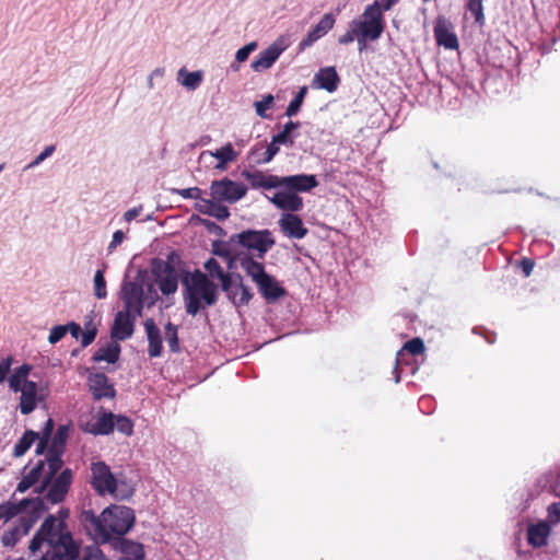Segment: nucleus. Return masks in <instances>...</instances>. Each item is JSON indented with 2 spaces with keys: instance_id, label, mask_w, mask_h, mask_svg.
<instances>
[{
  "instance_id": "10",
  "label": "nucleus",
  "mask_w": 560,
  "mask_h": 560,
  "mask_svg": "<svg viewBox=\"0 0 560 560\" xmlns=\"http://www.w3.org/2000/svg\"><path fill=\"white\" fill-rule=\"evenodd\" d=\"M44 509V501L40 498L23 499L19 503L7 501L0 504V520L10 521L20 513L30 510L31 512H39Z\"/></svg>"
},
{
  "instance_id": "49",
  "label": "nucleus",
  "mask_w": 560,
  "mask_h": 560,
  "mask_svg": "<svg viewBox=\"0 0 560 560\" xmlns=\"http://www.w3.org/2000/svg\"><path fill=\"white\" fill-rule=\"evenodd\" d=\"M401 351H407L412 355L421 354L424 351V342L420 338H413L404 345Z\"/></svg>"
},
{
  "instance_id": "52",
  "label": "nucleus",
  "mask_w": 560,
  "mask_h": 560,
  "mask_svg": "<svg viewBox=\"0 0 560 560\" xmlns=\"http://www.w3.org/2000/svg\"><path fill=\"white\" fill-rule=\"evenodd\" d=\"M67 334V328L65 325H56L50 329V334L48 336V342L51 345L60 341Z\"/></svg>"
},
{
  "instance_id": "4",
  "label": "nucleus",
  "mask_w": 560,
  "mask_h": 560,
  "mask_svg": "<svg viewBox=\"0 0 560 560\" xmlns=\"http://www.w3.org/2000/svg\"><path fill=\"white\" fill-rule=\"evenodd\" d=\"M383 7L376 0L369 4L360 19L352 20V26L357 27L362 37H370V42L377 40L385 28Z\"/></svg>"
},
{
  "instance_id": "61",
  "label": "nucleus",
  "mask_w": 560,
  "mask_h": 560,
  "mask_svg": "<svg viewBox=\"0 0 560 560\" xmlns=\"http://www.w3.org/2000/svg\"><path fill=\"white\" fill-rule=\"evenodd\" d=\"M281 142H276V138L272 136L271 142L267 145V160H272L275 155L279 152V145Z\"/></svg>"
},
{
  "instance_id": "29",
  "label": "nucleus",
  "mask_w": 560,
  "mask_h": 560,
  "mask_svg": "<svg viewBox=\"0 0 560 560\" xmlns=\"http://www.w3.org/2000/svg\"><path fill=\"white\" fill-rule=\"evenodd\" d=\"M115 418L116 416L113 412H104L102 417L91 424L90 432L93 434L112 433L115 429Z\"/></svg>"
},
{
  "instance_id": "12",
  "label": "nucleus",
  "mask_w": 560,
  "mask_h": 560,
  "mask_svg": "<svg viewBox=\"0 0 560 560\" xmlns=\"http://www.w3.org/2000/svg\"><path fill=\"white\" fill-rule=\"evenodd\" d=\"M136 315H130V310L124 308L115 315L110 329V336L116 340L129 339L135 331Z\"/></svg>"
},
{
  "instance_id": "27",
  "label": "nucleus",
  "mask_w": 560,
  "mask_h": 560,
  "mask_svg": "<svg viewBox=\"0 0 560 560\" xmlns=\"http://www.w3.org/2000/svg\"><path fill=\"white\" fill-rule=\"evenodd\" d=\"M68 425H59L54 435H51L50 444H48V448L46 450V455H62L63 447L68 440Z\"/></svg>"
},
{
  "instance_id": "46",
  "label": "nucleus",
  "mask_w": 560,
  "mask_h": 560,
  "mask_svg": "<svg viewBox=\"0 0 560 560\" xmlns=\"http://www.w3.org/2000/svg\"><path fill=\"white\" fill-rule=\"evenodd\" d=\"M47 508L44 505V509H42L39 512H32L33 516L28 517H21L19 525L15 527H20V533L22 536H25L28 534L30 529L32 528L33 524L35 523L36 518L39 516V514L46 510Z\"/></svg>"
},
{
  "instance_id": "7",
  "label": "nucleus",
  "mask_w": 560,
  "mask_h": 560,
  "mask_svg": "<svg viewBox=\"0 0 560 560\" xmlns=\"http://www.w3.org/2000/svg\"><path fill=\"white\" fill-rule=\"evenodd\" d=\"M152 272L155 276L159 288L164 295H170L177 291V271L170 261L153 259Z\"/></svg>"
},
{
  "instance_id": "6",
  "label": "nucleus",
  "mask_w": 560,
  "mask_h": 560,
  "mask_svg": "<svg viewBox=\"0 0 560 560\" xmlns=\"http://www.w3.org/2000/svg\"><path fill=\"white\" fill-rule=\"evenodd\" d=\"M247 192V187L226 177L213 180L210 186V195L218 202L235 203Z\"/></svg>"
},
{
  "instance_id": "20",
  "label": "nucleus",
  "mask_w": 560,
  "mask_h": 560,
  "mask_svg": "<svg viewBox=\"0 0 560 560\" xmlns=\"http://www.w3.org/2000/svg\"><path fill=\"white\" fill-rule=\"evenodd\" d=\"M221 290L225 293L228 300L235 306L240 307L247 305L253 299V292L250 288H237L230 282V278H226L220 283Z\"/></svg>"
},
{
  "instance_id": "45",
  "label": "nucleus",
  "mask_w": 560,
  "mask_h": 560,
  "mask_svg": "<svg viewBox=\"0 0 560 560\" xmlns=\"http://www.w3.org/2000/svg\"><path fill=\"white\" fill-rule=\"evenodd\" d=\"M191 221H198L211 234H214L218 236H223L225 234L224 230L220 225H218L215 222L210 221L208 219H202L198 215H192Z\"/></svg>"
},
{
  "instance_id": "19",
  "label": "nucleus",
  "mask_w": 560,
  "mask_h": 560,
  "mask_svg": "<svg viewBox=\"0 0 560 560\" xmlns=\"http://www.w3.org/2000/svg\"><path fill=\"white\" fill-rule=\"evenodd\" d=\"M450 26L451 24L445 18L439 16L434 25V36L440 46L446 49H457L458 39L456 34L450 30Z\"/></svg>"
},
{
  "instance_id": "44",
  "label": "nucleus",
  "mask_w": 560,
  "mask_h": 560,
  "mask_svg": "<svg viewBox=\"0 0 560 560\" xmlns=\"http://www.w3.org/2000/svg\"><path fill=\"white\" fill-rule=\"evenodd\" d=\"M273 101H275V98L271 94H267L262 97V100L256 101L254 103L256 114L260 118H268L266 110L269 109L273 105Z\"/></svg>"
},
{
  "instance_id": "23",
  "label": "nucleus",
  "mask_w": 560,
  "mask_h": 560,
  "mask_svg": "<svg viewBox=\"0 0 560 560\" xmlns=\"http://www.w3.org/2000/svg\"><path fill=\"white\" fill-rule=\"evenodd\" d=\"M244 178L250 184L252 188L276 189L279 187V176L265 174L261 171H244Z\"/></svg>"
},
{
  "instance_id": "32",
  "label": "nucleus",
  "mask_w": 560,
  "mask_h": 560,
  "mask_svg": "<svg viewBox=\"0 0 560 560\" xmlns=\"http://www.w3.org/2000/svg\"><path fill=\"white\" fill-rule=\"evenodd\" d=\"M54 420L49 418L46 421L42 432L38 433L39 438L36 444L35 455H44L46 453V450L48 448V444L54 432Z\"/></svg>"
},
{
  "instance_id": "39",
  "label": "nucleus",
  "mask_w": 560,
  "mask_h": 560,
  "mask_svg": "<svg viewBox=\"0 0 560 560\" xmlns=\"http://www.w3.org/2000/svg\"><path fill=\"white\" fill-rule=\"evenodd\" d=\"M203 268L211 278H217L220 281V283L226 278H230L228 275H225V271L223 270L219 261L212 257L209 258L203 264Z\"/></svg>"
},
{
  "instance_id": "40",
  "label": "nucleus",
  "mask_w": 560,
  "mask_h": 560,
  "mask_svg": "<svg viewBox=\"0 0 560 560\" xmlns=\"http://www.w3.org/2000/svg\"><path fill=\"white\" fill-rule=\"evenodd\" d=\"M466 8L474 15L475 22L482 26L485 24L483 0H468Z\"/></svg>"
},
{
  "instance_id": "24",
  "label": "nucleus",
  "mask_w": 560,
  "mask_h": 560,
  "mask_svg": "<svg viewBox=\"0 0 560 560\" xmlns=\"http://www.w3.org/2000/svg\"><path fill=\"white\" fill-rule=\"evenodd\" d=\"M20 411L22 415H30L36 408L37 384L33 381H25L21 386Z\"/></svg>"
},
{
  "instance_id": "14",
  "label": "nucleus",
  "mask_w": 560,
  "mask_h": 560,
  "mask_svg": "<svg viewBox=\"0 0 560 560\" xmlns=\"http://www.w3.org/2000/svg\"><path fill=\"white\" fill-rule=\"evenodd\" d=\"M278 189L279 190L275 192L273 196H266L273 206L289 213L299 212L303 209L304 202L299 195L292 194L283 188Z\"/></svg>"
},
{
  "instance_id": "47",
  "label": "nucleus",
  "mask_w": 560,
  "mask_h": 560,
  "mask_svg": "<svg viewBox=\"0 0 560 560\" xmlns=\"http://www.w3.org/2000/svg\"><path fill=\"white\" fill-rule=\"evenodd\" d=\"M115 429L125 435H130L133 431V424L129 418L125 416H116Z\"/></svg>"
},
{
  "instance_id": "5",
  "label": "nucleus",
  "mask_w": 560,
  "mask_h": 560,
  "mask_svg": "<svg viewBox=\"0 0 560 560\" xmlns=\"http://www.w3.org/2000/svg\"><path fill=\"white\" fill-rule=\"evenodd\" d=\"M230 243L237 244L252 252H257V257L264 259L276 241L269 230H245L231 235Z\"/></svg>"
},
{
  "instance_id": "53",
  "label": "nucleus",
  "mask_w": 560,
  "mask_h": 560,
  "mask_svg": "<svg viewBox=\"0 0 560 560\" xmlns=\"http://www.w3.org/2000/svg\"><path fill=\"white\" fill-rule=\"evenodd\" d=\"M81 346L83 348L90 346L97 336V327L92 326L91 328H88V330L81 331Z\"/></svg>"
},
{
  "instance_id": "26",
  "label": "nucleus",
  "mask_w": 560,
  "mask_h": 560,
  "mask_svg": "<svg viewBox=\"0 0 560 560\" xmlns=\"http://www.w3.org/2000/svg\"><path fill=\"white\" fill-rule=\"evenodd\" d=\"M120 350V346L116 341L108 342L93 354L92 361L95 363L106 361L109 364H114L119 359Z\"/></svg>"
},
{
  "instance_id": "57",
  "label": "nucleus",
  "mask_w": 560,
  "mask_h": 560,
  "mask_svg": "<svg viewBox=\"0 0 560 560\" xmlns=\"http://www.w3.org/2000/svg\"><path fill=\"white\" fill-rule=\"evenodd\" d=\"M198 200L199 201L195 203V209L198 212L208 215V213L210 211V207H211L212 201H213V198L212 199H205V198L200 197Z\"/></svg>"
},
{
  "instance_id": "18",
  "label": "nucleus",
  "mask_w": 560,
  "mask_h": 560,
  "mask_svg": "<svg viewBox=\"0 0 560 560\" xmlns=\"http://www.w3.org/2000/svg\"><path fill=\"white\" fill-rule=\"evenodd\" d=\"M284 47L275 42L262 50L250 63V68L255 72H261L272 67V65L280 57Z\"/></svg>"
},
{
  "instance_id": "13",
  "label": "nucleus",
  "mask_w": 560,
  "mask_h": 560,
  "mask_svg": "<svg viewBox=\"0 0 560 560\" xmlns=\"http://www.w3.org/2000/svg\"><path fill=\"white\" fill-rule=\"evenodd\" d=\"M88 386L95 400L103 398H114L116 389L109 382V378L102 372L90 373L88 376Z\"/></svg>"
},
{
  "instance_id": "64",
  "label": "nucleus",
  "mask_w": 560,
  "mask_h": 560,
  "mask_svg": "<svg viewBox=\"0 0 560 560\" xmlns=\"http://www.w3.org/2000/svg\"><path fill=\"white\" fill-rule=\"evenodd\" d=\"M548 513L553 521H560V501L550 504L548 506Z\"/></svg>"
},
{
  "instance_id": "17",
  "label": "nucleus",
  "mask_w": 560,
  "mask_h": 560,
  "mask_svg": "<svg viewBox=\"0 0 560 560\" xmlns=\"http://www.w3.org/2000/svg\"><path fill=\"white\" fill-rule=\"evenodd\" d=\"M71 479V471L69 469L63 470L51 483L50 488L48 489L45 495V500H47L51 504H57L63 501L66 494L69 491Z\"/></svg>"
},
{
  "instance_id": "55",
  "label": "nucleus",
  "mask_w": 560,
  "mask_h": 560,
  "mask_svg": "<svg viewBox=\"0 0 560 560\" xmlns=\"http://www.w3.org/2000/svg\"><path fill=\"white\" fill-rule=\"evenodd\" d=\"M358 34H359V32L357 31V27L352 26V21H351L349 24V30L338 38V43L341 45H348V44L352 43L354 40V38H357Z\"/></svg>"
},
{
  "instance_id": "35",
  "label": "nucleus",
  "mask_w": 560,
  "mask_h": 560,
  "mask_svg": "<svg viewBox=\"0 0 560 560\" xmlns=\"http://www.w3.org/2000/svg\"><path fill=\"white\" fill-rule=\"evenodd\" d=\"M121 552L124 553L122 558H129L131 560H143L144 559V550L143 546L138 542H133L130 540H122Z\"/></svg>"
},
{
  "instance_id": "3",
  "label": "nucleus",
  "mask_w": 560,
  "mask_h": 560,
  "mask_svg": "<svg viewBox=\"0 0 560 560\" xmlns=\"http://www.w3.org/2000/svg\"><path fill=\"white\" fill-rule=\"evenodd\" d=\"M240 266L256 283L259 293L267 302H276L287 294L285 289L280 285L276 278L267 273L264 264L255 260L252 256L242 257Z\"/></svg>"
},
{
  "instance_id": "41",
  "label": "nucleus",
  "mask_w": 560,
  "mask_h": 560,
  "mask_svg": "<svg viewBox=\"0 0 560 560\" xmlns=\"http://www.w3.org/2000/svg\"><path fill=\"white\" fill-rule=\"evenodd\" d=\"M94 295L102 300L107 296V290H106V281L104 277V270L98 269L94 275Z\"/></svg>"
},
{
  "instance_id": "38",
  "label": "nucleus",
  "mask_w": 560,
  "mask_h": 560,
  "mask_svg": "<svg viewBox=\"0 0 560 560\" xmlns=\"http://www.w3.org/2000/svg\"><path fill=\"white\" fill-rule=\"evenodd\" d=\"M307 91L308 89L306 85L300 88L293 100L289 103L285 110V116L293 117L300 112L304 98L307 94Z\"/></svg>"
},
{
  "instance_id": "31",
  "label": "nucleus",
  "mask_w": 560,
  "mask_h": 560,
  "mask_svg": "<svg viewBox=\"0 0 560 560\" xmlns=\"http://www.w3.org/2000/svg\"><path fill=\"white\" fill-rule=\"evenodd\" d=\"M54 420L49 418L46 421L42 432L38 433L39 438L36 444L35 455H44L46 453V450L48 448V444L54 432Z\"/></svg>"
},
{
  "instance_id": "59",
  "label": "nucleus",
  "mask_w": 560,
  "mask_h": 560,
  "mask_svg": "<svg viewBox=\"0 0 560 560\" xmlns=\"http://www.w3.org/2000/svg\"><path fill=\"white\" fill-rule=\"evenodd\" d=\"M125 233L121 230L114 232L112 242L108 245V252L112 253L118 245L122 243Z\"/></svg>"
},
{
  "instance_id": "54",
  "label": "nucleus",
  "mask_w": 560,
  "mask_h": 560,
  "mask_svg": "<svg viewBox=\"0 0 560 560\" xmlns=\"http://www.w3.org/2000/svg\"><path fill=\"white\" fill-rule=\"evenodd\" d=\"M175 192L185 199H199L202 190L198 187L176 189Z\"/></svg>"
},
{
  "instance_id": "42",
  "label": "nucleus",
  "mask_w": 560,
  "mask_h": 560,
  "mask_svg": "<svg viewBox=\"0 0 560 560\" xmlns=\"http://www.w3.org/2000/svg\"><path fill=\"white\" fill-rule=\"evenodd\" d=\"M211 155L223 163L233 162L236 159V153L231 143L225 144L215 152H211Z\"/></svg>"
},
{
  "instance_id": "30",
  "label": "nucleus",
  "mask_w": 560,
  "mask_h": 560,
  "mask_svg": "<svg viewBox=\"0 0 560 560\" xmlns=\"http://www.w3.org/2000/svg\"><path fill=\"white\" fill-rule=\"evenodd\" d=\"M203 79L202 71L188 72L185 68L178 71V81L189 91H195L201 84Z\"/></svg>"
},
{
  "instance_id": "34",
  "label": "nucleus",
  "mask_w": 560,
  "mask_h": 560,
  "mask_svg": "<svg viewBox=\"0 0 560 560\" xmlns=\"http://www.w3.org/2000/svg\"><path fill=\"white\" fill-rule=\"evenodd\" d=\"M39 434L33 430H26L23 436L15 444L13 455H24L35 443L38 442Z\"/></svg>"
},
{
  "instance_id": "51",
  "label": "nucleus",
  "mask_w": 560,
  "mask_h": 560,
  "mask_svg": "<svg viewBox=\"0 0 560 560\" xmlns=\"http://www.w3.org/2000/svg\"><path fill=\"white\" fill-rule=\"evenodd\" d=\"M55 151V145H48L44 149L42 153H39L30 164L25 166L24 170H31L39 165L43 161L49 158Z\"/></svg>"
},
{
  "instance_id": "1",
  "label": "nucleus",
  "mask_w": 560,
  "mask_h": 560,
  "mask_svg": "<svg viewBox=\"0 0 560 560\" xmlns=\"http://www.w3.org/2000/svg\"><path fill=\"white\" fill-rule=\"evenodd\" d=\"M80 521L95 541L107 542L113 536L121 537L135 523L133 510L124 505H110L101 515L83 511Z\"/></svg>"
},
{
  "instance_id": "22",
  "label": "nucleus",
  "mask_w": 560,
  "mask_h": 560,
  "mask_svg": "<svg viewBox=\"0 0 560 560\" xmlns=\"http://www.w3.org/2000/svg\"><path fill=\"white\" fill-rule=\"evenodd\" d=\"M340 78L334 67H325L319 69L312 81V86L326 90L329 93L338 89Z\"/></svg>"
},
{
  "instance_id": "11",
  "label": "nucleus",
  "mask_w": 560,
  "mask_h": 560,
  "mask_svg": "<svg viewBox=\"0 0 560 560\" xmlns=\"http://www.w3.org/2000/svg\"><path fill=\"white\" fill-rule=\"evenodd\" d=\"M318 186V180L313 174H296L279 176V187L292 194L308 192Z\"/></svg>"
},
{
  "instance_id": "58",
  "label": "nucleus",
  "mask_w": 560,
  "mask_h": 560,
  "mask_svg": "<svg viewBox=\"0 0 560 560\" xmlns=\"http://www.w3.org/2000/svg\"><path fill=\"white\" fill-rule=\"evenodd\" d=\"M147 293H148V296H145V299H147L145 303H147V307L150 308L154 305V303L159 299V295H158V292L154 289V285L152 283L147 284Z\"/></svg>"
},
{
  "instance_id": "62",
  "label": "nucleus",
  "mask_w": 560,
  "mask_h": 560,
  "mask_svg": "<svg viewBox=\"0 0 560 560\" xmlns=\"http://www.w3.org/2000/svg\"><path fill=\"white\" fill-rule=\"evenodd\" d=\"M65 326L67 328V332H70L73 338L78 339L80 337L82 328L78 323L70 322Z\"/></svg>"
},
{
  "instance_id": "50",
  "label": "nucleus",
  "mask_w": 560,
  "mask_h": 560,
  "mask_svg": "<svg viewBox=\"0 0 560 560\" xmlns=\"http://www.w3.org/2000/svg\"><path fill=\"white\" fill-rule=\"evenodd\" d=\"M257 48V43L256 42H250L248 44H246L245 46H243L242 48H240L236 54H235V61L236 62H244L248 59L249 55L255 51Z\"/></svg>"
},
{
  "instance_id": "36",
  "label": "nucleus",
  "mask_w": 560,
  "mask_h": 560,
  "mask_svg": "<svg viewBox=\"0 0 560 560\" xmlns=\"http://www.w3.org/2000/svg\"><path fill=\"white\" fill-rule=\"evenodd\" d=\"M31 371V365L22 364L18 369H15L14 373L9 377V387L14 392H19L21 386H23L24 382L27 381L26 377Z\"/></svg>"
},
{
  "instance_id": "16",
  "label": "nucleus",
  "mask_w": 560,
  "mask_h": 560,
  "mask_svg": "<svg viewBox=\"0 0 560 560\" xmlns=\"http://www.w3.org/2000/svg\"><path fill=\"white\" fill-rule=\"evenodd\" d=\"M278 224L281 232L290 238L301 240L306 236L308 232L304 226L302 219L294 213H282Z\"/></svg>"
},
{
  "instance_id": "2",
  "label": "nucleus",
  "mask_w": 560,
  "mask_h": 560,
  "mask_svg": "<svg viewBox=\"0 0 560 560\" xmlns=\"http://www.w3.org/2000/svg\"><path fill=\"white\" fill-rule=\"evenodd\" d=\"M185 311L196 316L207 306H213L219 299V287L200 270L187 272L182 278Z\"/></svg>"
},
{
  "instance_id": "63",
  "label": "nucleus",
  "mask_w": 560,
  "mask_h": 560,
  "mask_svg": "<svg viewBox=\"0 0 560 560\" xmlns=\"http://www.w3.org/2000/svg\"><path fill=\"white\" fill-rule=\"evenodd\" d=\"M520 265L525 277H529L535 266L534 261L529 258H523Z\"/></svg>"
},
{
  "instance_id": "60",
  "label": "nucleus",
  "mask_w": 560,
  "mask_h": 560,
  "mask_svg": "<svg viewBox=\"0 0 560 560\" xmlns=\"http://www.w3.org/2000/svg\"><path fill=\"white\" fill-rule=\"evenodd\" d=\"M46 458L48 459L49 467L51 468V471L48 475V477L46 478L45 483H47L49 481V479L51 478V476L54 475L56 469L60 468L62 465V457H46Z\"/></svg>"
},
{
  "instance_id": "25",
  "label": "nucleus",
  "mask_w": 560,
  "mask_h": 560,
  "mask_svg": "<svg viewBox=\"0 0 560 560\" xmlns=\"http://www.w3.org/2000/svg\"><path fill=\"white\" fill-rule=\"evenodd\" d=\"M550 526L546 522L530 525L527 529V540L533 547H542L547 545Z\"/></svg>"
},
{
  "instance_id": "15",
  "label": "nucleus",
  "mask_w": 560,
  "mask_h": 560,
  "mask_svg": "<svg viewBox=\"0 0 560 560\" xmlns=\"http://www.w3.org/2000/svg\"><path fill=\"white\" fill-rule=\"evenodd\" d=\"M335 22L336 19L332 13H325L320 21L300 42L299 49L304 50L324 37L334 27Z\"/></svg>"
},
{
  "instance_id": "56",
  "label": "nucleus",
  "mask_w": 560,
  "mask_h": 560,
  "mask_svg": "<svg viewBox=\"0 0 560 560\" xmlns=\"http://www.w3.org/2000/svg\"><path fill=\"white\" fill-rule=\"evenodd\" d=\"M13 359L8 357L0 362V383H3L10 372Z\"/></svg>"
},
{
  "instance_id": "9",
  "label": "nucleus",
  "mask_w": 560,
  "mask_h": 560,
  "mask_svg": "<svg viewBox=\"0 0 560 560\" xmlns=\"http://www.w3.org/2000/svg\"><path fill=\"white\" fill-rule=\"evenodd\" d=\"M91 483L97 493L101 495L107 493L116 495L117 480L105 463H94L91 467Z\"/></svg>"
},
{
  "instance_id": "8",
  "label": "nucleus",
  "mask_w": 560,
  "mask_h": 560,
  "mask_svg": "<svg viewBox=\"0 0 560 560\" xmlns=\"http://www.w3.org/2000/svg\"><path fill=\"white\" fill-rule=\"evenodd\" d=\"M145 270H138L137 276L133 280L125 279L120 287V299L124 302V308L131 310V305L135 302H139L145 299Z\"/></svg>"
},
{
  "instance_id": "48",
  "label": "nucleus",
  "mask_w": 560,
  "mask_h": 560,
  "mask_svg": "<svg viewBox=\"0 0 560 560\" xmlns=\"http://www.w3.org/2000/svg\"><path fill=\"white\" fill-rule=\"evenodd\" d=\"M208 215L213 217L217 220H225L230 217V211L226 206L213 200Z\"/></svg>"
},
{
  "instance_id": "21",
  "label": "nucleus",
  "mask_w": 560,
  "mask_h": 560,
  "mask_svg": "<svg viewBox=\"0 0 560 560\" xmlns=\"http://www.w3.org/2000/svg\"><path fill=\"white\" fill-rule=\"evenodd\" d=\"M148 338V354L150 358H159L163 352V339L160 328L153 318H147L143 323Z\"/></svg>"
},
{
  "instance_id": "43",
  "label": "nucleus",
  "mask_w": 560,
  "mask_h": 560,
  "mask_svg": "<svg viewBox=\"0 0 560 560\" xmlns=\"http://www.w3.org/2000/svg\"><path fill=\"white\" fill-rule=\"evenodd\" d=\"M22 535L20 533V527H12L9 530H5L1 536V544L4 547H14L18 541L21 539Z\"/></svg>"
},
{
  "instance_id": "28",
  "label": "nucleus",
  "mask_w": 560,
  "mask_h": 560,
  "mask_svg": "<svg viewBox=\"0 0 560 560\" xmlns=\"http://www.w3.org/2000/svg\"><path fill=\"white\" fill-rule=\"evenodd\" d=\"M44 466V460H38L34 467L25 472L21 481L18 483L16 491L25 492L27 489L34 486L39 480Z\"/></svg>"
},
{
  "instance_id": "37",
  "label": "nucleus",
  "mask_w": 560,
  "mask_h": 560,
  "mask_svg": "<svg viewBox=\"0 0 560 560\" xmlns=\"http://www.w3.org/2000/svg\"><path fill=\"white\" fill-rule=\"evenodd\" d=\"M164 335L170 351L178 353L180 351L178 327L171 322L166 323L164 326Z\"/></svg>"
},
{
  "instance_id": "33",
  "label": "nucleus",
  "mask_w": 560,
  "mask_h": 560,
  "mask_svg": "<svg viewBox=\"0 0 560 560\" xmlns=\"http://www.w3.org/2000/svg\"><path fill=\"white\" fill-rule=\"evenodd\" d=\"M300 126V121H288L283 126L282 130L273 136L276 138V142H281V144L292 147L296 137V135H293V131L299 129Z\"/></svg>"
}]
</instances>
